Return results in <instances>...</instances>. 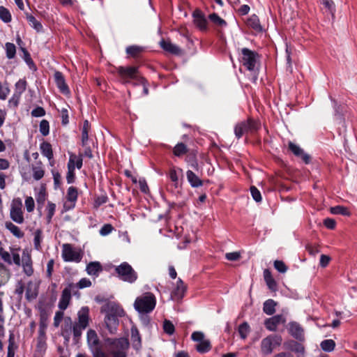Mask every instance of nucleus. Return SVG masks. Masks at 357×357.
I'll return each instance as SVG.
<instances>
[{
	"instance_id": "60",
	"label": "nucleus",
	"mask_w": 357,
	"mask_h": 357,
	"mask_svg": "<svg viewBox=\"0 0 357 357\" xmlns=\"http://www.w3.org/2000/svg\"><path fill=\"white\" fill-rule=\"evenodd\" d=\"M91 285V282L90 281V280H89L87 278H82L77 283V286L80 289L89 287Z\"/></svg>"
},
{
	"instance_id": "7",
	"label": "nucleus",
	"mask_w": 357,
	"mask_h": 357,
	"mask_svg": "<svg viewBox=\"0 0 357 357\" xmlns=\"http://www.w3.org/2000/svg\"><path fill=\"white\" fill-rule=\"evenodd\" d=\"M259 59L258 54L248 48L241 50V61L243 65L249 70L253 71L256 68Z\"/></svg>"
},
{
	"instance_id": "10",
	"label": "nucleus",
	"mask_w": 357,
	"mask_h": 357,
	"mask_svg": "<svg viewBox=\"0 0 357 357\" xmlns=\"http://www.w3.org/2000/svg\"><path fill=\"white\" fill-rule=\"evenodd\" d=\"M22 266L24 273L27 276H31L33 273V268L32 266V259L31 254L28 250H24L22 256Z\"/></svg>"
},
{
	"instance_id": "12",
	"label": "nucleus",
	"mask_w": 357,
	"mask_h": 357,
	"mask_svg": "<svg viewBox=\"0 0 357 357\" xmlns=\"http://www.w3.org/2000/svg\"><path fill=\"white\" fill-rule=\"evenodd\" d=\"M77 199V190L75 187H70L67 192V202L64 204V208L69 210L75 206V203Z\"/></svg>"
},
{
	"instance_id": "57",
	"label": "nucleus",
	"mask_w": 357,
	"mask_h": 357,
	"mask_svg": "<svg viewBox=\"0 0 357 357\" xmlns=\"http://www.w3.org/2000/svg\"><path fill=\"white\" fill-rule=\"evenodd\" d=\"M169 178L172 182L174 183V185L177 187L178 182V176L177 171L175 169H172L169 172Z\"/></svg>"
},
{
	"instance_id": "39",
	"label": "nucleus",
	"mask_w": 357,
	"mask_h": 357,
	"mask_svg": "<svg viewBox=\"0 0 357 357\" xmlns=\"http://www.w3.org/2000/svg\"><path fill=\"white\" fill-rule=\"evenodd\" d=\"M42 231L40 229H37L34 232V238H33V245L34 248L37 250H40L41 249L40 243L42 241Z\"/></svg>"
},
{
	"instance_id": "50",
	"label": "nucleus",
	"mask_w": 357,
	"mask_h": 357,
	"mask_svg": "<svg viewBox=\"0 0 357 357\" xmlns=\"http://www.w3.org/2000/svg\"><path fill=\"white\" fill-rule=\"evenodd\" d=\"M26 19L29 24L37 31H40L42 29L41 24L36 20V19L32 15H27Z\"/></svg>"
},
{
	"instance_id": "18",
	"label": "nucleus",
	"mask_w": 357,
	"mask_h": 357,
	"mask_svg": "<svg viewBox=\"0 0 357 357\" xmlns=\"http://www.w3.org/2000/svg\"><path fill=\"white\" fill-rule=\"evenodd\" d=\"M107 314L114 316L116 317H121L125 315L123 309L119 304L111 303L107 306Z\"/></svg>"
},
{
	"instance_id": "31",
	"label": "nucleus",
	"mask_w": 357,
	"mask_h": 357,
	"mask_svg": "<svg viewBox=\"0 0 357 357\" xmlns=\"http://www.w3.org/2000/svg\"><path fill=\"white\" fill-rule=\"evenodd\" d=\"M275 305L276 303L273 300L268 299L264 303L263 310L266 314L271 315L275 312Z\"/></svg>"
},
{
	"instance_id": "32",
	"label": "nucleus",
	"mask_w": 357,
	"mask_h": 357,
	"mask_svg": "<svg viewBox=\"0 0 357 357\" xmlns=\"http://www.w3.org/2000/svg\"><path fill=\"white\" fill-rule=\"evenodd\" d=\"M32 172L33 176L36 181L41 179L45 174V171L40 162L32 167Z\"/></svg>"
},
{
	"instance_id": "48",
	"label": "nucleus",
	"mask_w": 357,
	"mask_h": 357,
	"mask_svg": "<svg viewBox=\"0 0 357 357\" xmlns=\"http://www.w3.org/2000/svg\"><path fill=\"white\" fill-rule=\"evenodd\" d=\"M142 51V47L137 45L130 46L126 49V52L132 56H137Z\"/></svg>"
},
{
	"instance_id": "5",
	"label": "nucleus",
	"mask_w": 357,
	"mask_h": 357,
	"mask_svg": "<svg viewBox=\"0 0 357 357\" xmlns=\"http://www.w3.org/2000/svg\"><path fill=\"white\" fill-rule=\"evenodd\" d=\"M23 205L20 198H14L10 204V218L17 224H22L24 222Z\"/></svg>"
},
{
	"instance_id": "28",
	"label": "nucleus",
	"mask_w": 357,
	"mask_h": 357,
	"mask_svg": "<svg viewBox=\"0 0 357 357\" xmlns=\"http://www.w3.org/2000/svg\"><path fill=\"white\" fill-rule=\"evenodd\" d=\"M5 227L13 236L18 238H22L24 235V232L11 222H6Z\"/></svg>"
},
{
	"instance_id": "56",
	"label": "nucleus",
	"mask_w": 357,
	"mask_h": 357,
	"mask_svg": "<svg viewBox=\"0 0 357 357\" xmlns=\"http://www.w3.org/2000/svg\"><path fill=\"white\" fill-rule=\"evenodd\" d=\"M11 259L12 263L13 262L15 264L20 266L21 264L20 256L17 250H13L11 251Z\"/></svg>"
},
{
	"instance_id": "14",
	"label": "nucleus",
	"mask_w": 357,
	"mask_h": 357,
	"mask_svg": "<svg viewBox=\"0 0 357 357\" xmlns=\"http://www.w3.org/2000/svg\"><path fill=\"white\" fill-rule=\"evenodd\" d=\"M71 287L72 284H70L69 287L64 289L62 291V294L59 302V307L62 310H64L68 307L71 299Z\"/></svg>"
},
{
	"instance_id": "6",
	"label": "nucleus",
	"mask_w": 357,
	"mask_h": 357,
	"mask_svg": "<svg viewBox=\"0 0 357 357\" xmlns=\"http://www.w3.org/2000/svg\"><path fill=\"white\" fill-rule=\"evenodd\" d=\"M62 258L65 261H73L78 263L82 259V252L78 249L73 248L70 244L62 245Z\"/></svg>"
},
{
	"instance_id": "1",
	"label": "nucleus",
	"mask_w": 357,
	"mask_h": 357,
	"mask_svg": "<svg viewBox=\"0 0 357 357\" xmlns=\"http://www.w3.org/2000/svg\"><path fill=\"white\" fill-rule=\"evenodd\" d=\"M89 308L88 307H82L77 312V318L72 324V330L74 339L77 341L82 334V331L85 330L89 324Z\"/></svg>"
},
{
	"instance_id": "53",
	"label": "nucleus",
	"mask_w": 357,
	"mask_h": 357,
	"mask_svg": "<svg viewBox=\"0 0 357 357\" xmlns=\"http://www.w3.org/2000/svg\"><path fill=\"white\" fill-rule=\"evenodd\" d=\"M250 192H251V195H252L253 199L256 202H261V193L256 187L252 186L250 188Z\"/></svg>"
},
{
	"instance_id": "51",
	"label": "nucleus",
	"mask_w": 357,
	"mask_h": 357,
	"mask_svg": "<svg viewBox=\"0 0 357 357\" xmlns=\"http://www.w3.org/2000/svg\"><path fill=\"white\" fill-rule=\"evenodd\" d=\"M163 329L165 333L169 335H172L174 332V326L170 321L165 320L163 324Z\"/></svg>"
},
{
	"instance_id": "59",
	"label": "nucleus",
	"mask_w": 357,
	"mask_h": 357,
	"mask_svg": "<svg viewBox=\"0 0 357 357\" xmlns=\"http://www.w3.org/2000/svg\"><path fill=\"white\" fill-rule=\"evenodd\" d=\"M192 339L195 342H198L199 343L205 340L204 335L202 332H194L192 334Z\"/></svg>"
},
{
	"instance_id": "64",
	"label": "nucleus",
	"mask_w": 357,
	"mask_h": 357,
	"mask_svg": "<svg viewBox=\"0 0 357 357\" xmlns=\"http://www.w3.org/2000/svg\"><path fill=\"white\" fill-rule=\"evenodd\" d=\"M138 183H139V188H140L141 191L144 193H146L149 190V187H148V185H147L145 179L141 178L139 180Z\"/></svg>"
},
{
	"instance_id": "26",
	"label": "nucleus",
	"mask_w": 357,
	"mask_h": 357,
	"mask_svg": "<svg viewBox=\"0 0 357 357\" xmlns=\"http://www.w3.org/2000/svg\"><path fill=\"white\" fill-rule=\"evenodd\" d=\"M247 24L257 32H261L263 30L262 26L260 24L259 20L255 15H252L248 19Z\"/></svg>"
},
{
	"instance_id": "55",
	"label": "nucleus",
	"mask_w": 357,
	"mask_h": 357,
	"mask_svg": "<svg viewBox=\"0 0 357 357\" xmlns=\"http://www.w3.org/2000/svg\"><path fill=\"white\" fill-rule=\"evenodd\" d=\"M0 255L5 262L8 263V264H12L11 255L8 252L4 251L2 248L0 251Z\"/></svg>"
},
{
	"instance_id": "34",
	"label": "nucleus",
	"mask_w": 357,
	"mask_h": 357,
	"mask_svg": "<svg viewBox=\"0 0 357 357\" xmlns=\"http://www.w3.org/2000/svg\"><path fill=\"white\" fill-rule=\"evenodd\" d=\"M208 19L218 27H225L227 26V22L215 13L209 15Z\"/></svg>"
},
{
	"instance_id": "22",
	"label": "nucleus",
	"mask_w": 357,
	"mask_h": 357,
	"mask_svg": "<svg viewBox=\"0 0 357 357\" xmlns=\"http://www.w3.org/2000/svg\"><path fill=\"white\" fill-rule=\"evenodd\" d=\"M82 167V158L81 155L77 156L75 154H70L68 163V169H81Z\"/></svg>"
},
{
	"instance_id": "17",
	"label": "nucleus",
	"mask_w": 357,
	"mask_h": 357,
	"mask_svg": "<svg viewBox=\"0 0 357 357\" xmlns=\"http://www.w3.org/2000/svg\"><path fill=\"white\" fill-rule=\"evenodd\" d=\"M117 71L119 74L121 75V77L126 79H134L137 76V68L135 67H119L117 69Z\"/></svg>"
},
{
	"instance_id": "54",
	"label": "nucleus",
	"mask_w": 357,
	"mask_h": 357,
	"mask_svg": "<svg viewBox=\"0 0 357 357\" xmlns=\"http://www.w3.org/2000/svg\"><path fill=\"white\" fill-rule=\"evenodd\" d=\"M322 3L324 5L325 8H326L328 10V11L332 14V15H333L335 11L333 1L331 0H322Z\"/></svg>"
},
{
	"instance_id": "4",
	"label": "nucleus",
	"mask_w": 357,
	"mask_h": 357,
	"mask_svg": "<svg viewBox=\"0 0 357 357\" xmlns=\"http://www.w3.org/2000/svg\"><path fill=\"white\" fill-rule=\"evenodd\" d=\"M115 272L120 280L128 283H133L137 279V273L127 262L116 266Z\"/></svg>"
},
{
	"instance_id": "44",
	"label": "nucleus",
	"mask_w": 357,
	"mask_h": 357,
	"mask_svg": "<svg viewBox=\"0 0 357 357\" xmlns=\"http://www.w3.org/2000/svg\"><path fill=\"white\" fill-rule=\"evenodd\" d=\"M238 333L241 338H246L248 333H250L249 325L246 322H244L243 324H241L238 327Z\"/></svg>"
},
{
	"instance_id": "45",
	"label": "nucleus",
	"mask_w": 357,
	"mask_h": 357,
	"mask_svg": "<svg viewBox=\"0 0 357 357\" xmlns=\"http://www.w3.org/2000/svg\"><path fill=\"white\" fill-rule=\"evenodd\" d=\"M6 50L7 57L9 59H12L15 56L16 52V48L14 44L10 43H7L6 44Z\"/></svg>"
},
{
	"instance_id": "30",
	"label": "nucleus",
	"mask_w": 357,
	"mask_h": 357,
	"mask_svg": "<svg viewBox=\"0 0 357 357\" xmlns=\"http://www.w3.org/2000/svg\"><path fill=\"white\" fill-rule=\"evenodd\" d=\"M40 151H41V153L47 157L50 160L52 159L53 158V152H52V146L50 143L48 142H43L41 144H40Z\"/></svg>"
},
{
	"instance_id": "58",
	"label": "nucleus",
	"mask_w": 357,
	"mask_h": 357,
	"mask_svg": "<svg viewBox=\"0 0 357 357\" xmlns=\"http://www.w3.org/2000/svg\"><path fill=\"white\" fill-rule=\"evenodd\" d=\"M45 114V109L41 107H38L31 112V115L34 117H42Z\"/></svg>"
},
{
	"instance_id": "43",
	"label": "nucleus",
	"mask_w": 357,
	"mask_h": 357,
	"mask_svg": "<svg viewBox=\"0 0 357 357\" xmlns=\"http://www.w3.org/2000/svg\"><path fill=\"white\" fill-rule=\"evenodd\" d=\"M36 199L38 203V208L40 210L43 207L46 199L45 191L44 190H40L37 194Z\"/></svg>"
},
{
	"instance_id": "25",
	"label": "nucleus",
	"mask_w": 357,
	"mask_h": 357,
	"mask_svg": "<svg viewBox=\"0 0 357 357\" xmlns=\"http://www.w3.org/2000/svg\"><path fill=\"white\" fill-rule=\"evenodd\" d=\"M105 321L110 333H113L119 324L118 317L107 314Z\"/></svg>"
},
{
	"instance_id": "42",
	"label": "nucleus",
	"mask_w": 357,
	"mask_h": 357,
	"mask_svg": "<svg viewBox=\"0 0 357 357\" xmlns=\"http://www.w3.org/2000/svg\"><path fill=\"white\" fill-rule=\"evenodd\" d=\"M0 19L6 23L11 21V15L10 12L3 6H0Z\"/></svg>"
},
{
	"instance_id": "19",
	"label": "nucleus",
	"mask_w": 357,
	"mask_h": 357,
	"mask_svg": "<svg viewBox=\"0 0 357 357\" xmlns=\"http://www.w3.org/2000/svg\"><path fill=\"white\" fill-rule=\"evenodd\" d=\"M54 79L56 86L59 89L61 92H62L64 94H67L69 93V89L67 84H66L64 77L60 72H56L54 73Z\"/></svg>"
},
{
	"instance_id": "11",
	"label": "nucleus",
	"mask_w": 357,
	"mask_h": 357,
	"mask_svg": "<svg viewBox=\"0 0 357 357\" xmlns=\"http://www.w3.org/2000/svg\"><path fill=\"white\" fill-rule=\"evenodd\" d=\"M285 322L286 319L282 315H276L268 319L265 321V326L268 330L275 331L279 324H284Z\"/></svg>"
},
{
	"instance_id": "35",
	"label": "nucleus",
	"mask_w": 357,
	"mask_h": 357,
	"mask_svg": "<svg viewBox=\"0 0 357 357\" xmlns=\"http://www.w3.org/2000/svg\"><path fill=\"white\" fill-rule=\"evenodd\" d=\"M38 294L37 287L33 282H29L26 288V296L29 300L33 299Z\"/></svg>"
},
{
	"instance_id": "21",
	"label": "nucleus",
	"mask_w": 357,
	"mask_h": 357,
	"mask_svg": "<svg viewBox=\"0 0 357 357\" xmlns=\"http://www.w3.org/2000/svg\"><path fill=\"white\" fill-rule=\"evenodd\" d=\"M161 47L165 51L170 52L174 54H179L181 52L180 48L174 44H172L169 40H161L160 41Z\"/></svg>"
},
{
	"instance_id": "38",
	"label": "nucleus",
	"mask_w": 357,
	"mask_h": 357,
	"mask_svg": "<svg viewBox=\"0 0 357 357\" xmlns=\"http://www.w3.org/2000/svg\"><path fill=\"white\" fill-rule=\"evenodd\" d=\"M320 347L324 351L330 352L333 351L335 347V342L331 339L325 340L321 342Z\"/></svg>"
},
{
	"instance_id": "62",
	"label": "nucleus",
	"mask_w": 357,
	"mask_h": 357,
	"mask_svg": "<svg viewBox=\"0 0 357 357\" xmlns=\"http://www.w3.org/2000/svg\"><path fill=\"white\" fill-rule=\"evenodd\" d=\"M54 265V259H50L47 264V276L50 278L53 272Z\"/></svg>"
},
{
	"instance_id": "29",
	"label": "nucleus",
	"mask_w": 357,
	"mask_h": 357,
	"mask_svg": "<svg viewBox=\"0 0 357 357\" xmlns=\"http://www.w3.org/2000/svg\"><path fill=\"white\" fill-rule=\"evenodd\" d=\"M264 277L265 282H266L267 286L268 287V288L273 291L275 290L277 284H276L275 280L273 278V277L271 275V273L270 272L269 270H268V269L264 270Z\"/></svg>"
},
{
	"instance_id": "8",
	"label": "nucleus",
	"mask_w": 357,
	"mask_h": 357,
	"mask_svg": "<svg viewBox=\"0 0 357 357\" xmlns=\"http://www.w3.org/2000/svg\"><path fill=\"white\" fill-rule=\"evenodd\" d=\"M282 343V338L278 335H269L261 340V351L264 355L271 354L273 349L280 345Z\"/></svg>"
},
{
	"instance_id": "24",
	"label": "nucleus",
	"mask_w": 357,
	"mask_h": 357,
	"mask_svg": "<svg viewBox=\"0 0 357 357\" xmlns=\"http://www.w3.org/2000/svg\"><path fill=\"white\" fill-rule=\"evenodd\" d=\"M186 176L188 182L192 188H197L202 185V180H200L192 171H187Z\"/></svg>"
},
{
	"instance_id": "20",
	"label": "nucleus",
	"mask_w": 357,
	"mask_h": 357,
	"mask_svg": "<svg viewBox=\"0 0 357 357\" xmlns=\"http://www.w3.org/2000/svg\"><path fill=\"white\" fill-rule=\"evenodd\" d=\"M289 333L297 339H302L304 335V331L302 327L296 322H291L289 324Z\"/></svg>"
},
{
	"instance_id": "41",
	"label": "nucleus",
	"mask_w": 357,
	"mask_h": 357,
	"mask_svg": "<svg viewBox=\"0 0 357 357\" xmlns=\"http://www.w3.org/2000/svg\"><path fill=\"white\" fill-rule=\"evenodd\" d=\"M331 211L333 214H341L344 215H350L349 209L346 207L337 206L331 208Z\"/></svg>"
},
{
	"instance_id": "23",
	"label": "nucleus",
	"mask_w": 357,
	"mask_h": 357,
	"mask_svg": "<svg viewBox=\"0 0 357 357\" xmlns=\"http://www.w3.org/2000/svg\"><path fill=\"white\" fill-rule=\"evenodd\" d=\"M102 270V266L98 261L90 262L86 268L87 273L90 275L97 276Z\"/></svg>"
},
{
	"instance_id": "27",
	"label": "nucleus",
	"mask_w": 357,
	"mask_h": 357,
	"mask_svg": "<svg viewBox=\"0 0 357 357\" xmlns=\"http://www.w3.org/2000/svg\"><path fill=\"white\" fill-rule=\"evenodd\" d=\"M289 149L297 156L301 157L305 162H308L309 156L304 153L303 151L296 144L289 142Z\"/></svg>"
},
{
	"instance_id": "33",
	"label": "nucleus",
	"mask_w": 357,
	"mask_h": 357,
	"mask_svg": "<svg viewBox=\"0 0 357 357\" xmlns=\"http://www.w3.org/2000/svg\"><path fill=\"white\" fill-rule=\"evenodd\" d=\"M26 88V82L24 79H20L15 84V90L14 96L17 98L25 91Z\"/></svg>"
},
{
	"instance_id": "63",
	"label": "nucleus",
	"mask_w": 357,
	"mask_h": 357,
	"mask_svg": "<svg viewBox=\"0 0 357 357\" xmlns=\"http://www.w3.org/2000/svg\"><path fill=\"white\" fill-rule=\"evenodd\" d=\"M63 317V313L61 311L56 312L54 319V324L55 326H59Z\"/></svg>"
},
{
	"instance_id": "2",
	"label": "nucleus",
	"mask_w": 357,
	"mask_h": 357,
	"mask_svg": "<svg viewBox=\"0 0 357 357\" xmlns=\"http://www.w3.org/2000/svg\"><path fill=\"white\" fill-rule=\"evenodd\" d=\"M105 347L113 357H126L129 343L126 338L107 339L105 341Z\"/></svg>"
},
{
	"instance_id": "47",
	"label": "nucleus",
	"mask_w": 357,
	"mask_h": 357,
	"mask_svg": "<svg viewBox=\"0 0 357 357\" xmlns=\"http://www.w3.org/2000/svg\"><path fill=\"white\" fill-rule=\"evenodd\" d=\"M25 207L27 212H33L35 208V202L32 197H26L25 199Z\"/></svg>"
},
{
	"instance_id": "9",
	"label": "nucleus",
	"mask_w": 357,
	"mask_h": 357,
	"mask_svg": "<svg viewBox=\"0 0 357 357\" xmlns=\"http://www.w3.org/2000/svg\"><path fill=\"white\" fill-rule=\"evenodd\" d=\"M257 129V125L255 122L252 120H249L247 122H241L237 124L235 127V135L238 138H240L243 134L248 130H255Z\"/></svg>"
},
{
	"instance_id": "40",
	"label": "nucleus",
	"mask_w": 357,
	"mask_h": 357,
	"mask_svg": "<svg viewBox=\"0 0 357 357\" xmlns=\"http://www.w3.org/2000/svg\"><path fill=\"white\" fill-rule=\"evenodd\" d=\"M196 349L200 353H206L211 349V343L209 340H204L196 346Z\"/></svg>"
},
{
	"instance_id": "49",
	"label": "nucleus",
	"mask_w": 357,
	"mask_h": 357,
	"mask_svg": "<svg viewBox=\"0 0 357 357\" xmlns=\"http://www.w3.org/2000/svg\"><path fill=\"white\" fill-rule=\"evenodd\" d=\"M40 132L43 136H47L50 132L49 122L47 120H42L40 123Z\"/></svg>"
},
{
	"instance_id": "36",
	"label": "nucleus",
	"mask_w": 357,
	"mask_h": 357,
	"mask_svg": "<svg viewBox=\"0 0 357 357\" xmlns=\"http://www.w3.org/2000/svg\"><path fill=\"white\" fill-rule=\"evenodd\" d=\"M131 340L135 348L138 349L141 345V338L138 331L132 328L131 329Z\"/></svg>"
},
{
	"instance_id": "52",
	"label": "nucleus",
	"mask_w": 357,
	"mask_h": 357,
	"mask_svg": "<svg viewBox=\"0 0 357 357\" xmlns=\"http://www.w3.org/2000/svg\"><path fill=\"white\" fill-rule=\"evenodd\" d=\"M274 267L280 273H285L287 271V267L282 261H275Z\"/></svg>"
},
{
	"instance_id": "13",
	"label": "nucleus",
	"mask_w": 357,
	"mask_h": 357,
	"mask_svg": "<svg viewBox=\"0 0 357 357\" xmlns=\"http://www.w3.org/2000/svg\"><path fill=\"white\" fill-rule=\"evenodd\" d=\"M194 23L202 31L207 29V20L204 15L199 10H196L193 13Z\"/></svg>"
},
{
	"instance_id": "37",
	"label": "nucleus",
	"mask_w": 357,
	"mask_h": 357,
	"mask_svg": "<svg viewBox=\"0 0 357 357\" xmlns=\"http://www.w3.org/2000/svg\"><path fill=\"white\" fill-rule=\"evenodd\" d=\"M55 211H56L55 204L48 202L47 207H46V212H47L46 219H47V223L51 222L52 217L54 215Z\"/></svg>"
},
{
	"instance_id": "3",
	"label": "nucleus",
	"mask_w": 357,
	"mask_h": 357,
	"mask_svg": "<svg viewBox=\"0 0 357 357\" xmlns=\"http://www.w3.org/2000/svg\"><path fill=\"white\" fill-rule=\"evenodd\" d=\"M155 304L154 295L147 292L136 298L134 307L140 313H149L155 308Z\"/></svg>"
},
{
	"instance_id": "46",
	"label": "nucleus",
	"mask_w": 357,
	"mask_h": 357,
	"mask_svg": "<svg viewBox=\"0 0 357 357\" xmlns=\"http://www.w3.org/2000/svg\"><path fill=\"white\" fill-rule=\"evenodd\" d=\"M187 151V148L185 144L180 143L175 146L174 149V153L176 156H181L185 153Z\"/></svg>"
},
{
	"instance_id": "15",
	"label": "nucleus",
	"mask_w": 357,
	"mask_h": 357,
	"mask_svg": "<svg viewBox=\"0 0 357 357\" xmlns=\"http://www.w3.org/2000/svg\"><path fill=\"white\" fill-rule=\"evenodd\" d=\"M87 342L91 351L100 349L99 345V340L97 333L93 330H89L87 332Z\"/></svg>"
},
{
	"instance_id": "61",
	"label": "nucleus",
	"mask_w": 357,
	"mask_h": 357,
	"mask_svg": "<svg viewBox=\"0 0 357 357\" xmlns=\"http://www.w3.org/2000/svg\"><path fill=\"white\" fill-rule=\"evenodd\" d=\"M227 259L229 261H236L239 259L241 255L239 252H228L225 255Z\"/></svg>"
},
{
	"instance_id": "16",
	"label": "nucleus",
	"mask_w": 357,
	"mask_h": 357,
	"mask_svg": "<svg viewBox=\"0 0 357 357\" xmlns=\"http://www.w3.org/2000/svg\"><path fill=\"white\" fill-rule=\"evenodd\" d=\"M186 287L181 279H178L176 282V287L173 290L171 297L173 300L178 301L181 299L185 294Z\"/></svg>"
}]
</instances>
